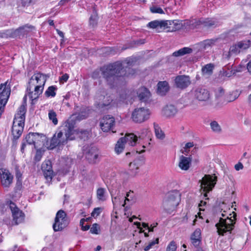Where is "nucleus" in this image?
Wrapping results in <instances>:
<instances>
[{
    "label": "nucleus",
    "mask_w": 251,
    "mask_h": 251,
    "mask_svg": "<svg viewBox=\"0 0 251 251\" xmlns=\"http://www.w3.org/2000/svg\"><path fill=\"white\" fill-rule=\"evenodd\" d=\"M41 137V135L38 133H29L24 140L27 144L35 146L36 143L40 141Z\"/></svg>",
    "instance_id": "nucleus-25"
},
{
    "label": "nucleus",
    "mask_w": 251,
    "mask_h": 251,
    "mask_svg": "<svg viewBox=\"0 0 251 251\" xmlns=\"http://www.w3.org/2000/svg\"><path fill=\"white\" fill-rule=\"evenodd\" d=\"M235 169L238 171L240 170H242L243 169L244 166L242 163L238 162L237 164H236L234 166Z\"/></svg>",
    "instance_id": "nucleus-56"
},
{
    "label": "nucleus",
    "mask_w": 251,
    "mask_h": 251,
    "mask_svg": "<svg viewBox=\"0 0 251 251\" xmlns=\"http://www.w3.org/2000/svg\"><path fill=\"white\" fill-rule=\"evenodd\" d=\"M154 128L155 136L157 138L162 140L165 138V134L159 127L158 125L154 123Z\"/></svg>",
    "instance_id": "nucleus-35"
},
{
    "label": "nucleus",
    "mask_w": 251,
    "mask_h": 251,
    "mask_svg": "<svg viewBox=\"0 0 251 251\" xmlns=\"http://www.w3.org/2000/svg\"><path fill=\"white\" fill-rule=\"evenodd\" d=\"M56 87L55 86H50L45 91V95L47 97H54L56 95Z\"/></svg>",
    "instance_id": "nucleus-37"
},
{
    "label": "nucleus",
    "mask_w": 251,
    "mask_h": 251,
    "mask_svg": "<svg viewBox=\"0 0 251 251\" xmlns=\"http://www.w3.org/2000/svg\"><path fill=\"white\" fill-rule=\"evenodd\" d=\"M98 20V16L97 14L96 13H94L93 15H92L89 19V23L90 25H92L93 26L96 25L97 23Z\"/></svg>",
    "instance_id": "nucleus-44"
},
{
    "label": "nucleus",
    "mask_w": 251,
    "mask_h": 251,
    "mask_svg": "<svg viewBox=\"0 0 251 251\" xmlns=\"http://www.w3.org/2000/svg\"><path fill=\"white\" fill-rule=\"evenodd\" d=\"M48 117L49 120L52 122L54 125H57L58 124V120L57 118V114L53 110L49 111Z\"/></svg>",
    "instance_id": "nucleus-36"
},
{
    "label": "nucleus",
    "mask_w": 251,
    "mask_h": 251,
    "mask_svg": "<svg viewBox=\"0 0 251 251\" xmlns=\"http://www.w3.org/2000/svg\"><path fill=\"white\" fill-rule=\"evenodd\" d=\"M44 88L40 86L33 87L30 90L26 89V93L24 97V99L25 100L27 96H28L29 99L32 101V103H34V100H37L40 95L43 93Z\"/></svg>",
    "instance_id": "nucleus-17"
},
{
    "label": "nucleus",
    "mask_w": 251,
    "mask_h": 251,
    "mask_svg": "<svg viewBox=\"0 0 251 251\" xmlns=\"http://www.w3.org/2000/svg\"><path fill=\"white\" fill-rule=\"evenodd\" d=\"M237 43L240 50H244L249 48L251 44V41L250 40H247L239 42Z\"/></svg>",
    "instance_id": "nucleus-39"
},
{
    "label": "nucleus",
    "mask_w": 251,
    "mask_h": 251,
    "mask_svg": "<svg viewBox=\"0 0 251 251\" xmlns=\"http://www.w3.org/2000/svg\"><path fill=\"white\" fill-rule=\"evenodd\" d=\"M171 25L170 21H153L148 23V26L151 28H168L169 25Z\"/></svg>",
    "instance_id": "nucleus-24"
},
{
    "label": "nucleus",
    "mask_w": 251,
    "mask_h": 251,
    "mask_svg": "<svg viewBox=\"0 0 251 251\" xmlns=\"http://www.w3.org/2000/svg\"><path fill=\"white\" fill-rule=\"evenodd\" d=\"M69 126H71V134H73L74 139L77 137L84 140L87 139L89 136L88 130L78 128L75 129L72 123H69Z\"/></svg>",
    "instance_id": "nucleus-21"
},
{
    "label": "nucleus",
    "mask_w": 251,
    "mask_h": 251,
    "mask_svg": "<svg viewBox=\"0 0 251 251\" xmlns=\"http://www.w3.org/2000/svg\"><path fill=\"white\" fill-rule=\"evenodd\" d=\"M151 112L144 107L136 108L132 112L131 118L135 123H141L149 119Z\"/></svg>",
    "instance_id": "nucleus-10"
},
{
    "label": "nucleus",
    "mask_w": 251,
    "mask_h": 251,
    "mask_svg": "<svg viewBox=\"0 0 251 251\" xmlns=\"http://www.w3.org/2000/svg\"><path fill=\"white\" fill-rule=\"evenodd\" d=\"M217 181V177L215 175H205L200 180L201 189L204 192L203 197L206 200L208 199L207 193L212 190Z\"/></svg>",
    "instance_id": "nucleus-7"
},
{
    "label": "nucleus",
    "mask_w": 251,
    "mask_h": 251,
    "mask_svg": "<svg viewBox=\"0 0 251 251\" xmlns=\"http://www.w3.org/2000/svg\"><path fill=\"white\" fill-rule=\"evenodd\" d=\"M134 62V58H127L122 62L117 61L104 66L100 68V71L107 84L111 87H113L118 85L122 76H128L135 73L134 71L130 68L133 65Z\"/></svg>",
    "instance_id": "nucleus-1"
},
{
    "label": "nucleus",
    "mask_w": 251,
    "mask_h": 251,
    "mask_svg": "<svg viewBox=\"0 0 251 251\" xmlns=\"http://www.w3.org/2000/svg\"><path fill=\"white\" fill-rule=\"evenodd\" d=\"M25 112V106L21 105L15 115L12 127V133L15 139L18 138L23 131Z\"/></svg>",
    "instance_id": "nucleus-3"
},
{
    "label": "nucleus",
    "mask_w": 251,
    "mask_h": 251,
    "mask_svg": "<svg viewBox=\"0 0 251 251\" xmlns=\"http://www.w3.org/2000/svg\"><path fill=\"white\" fill-rule=\"evenodd\" d=\"M91 220V217H88L86 218H82L80 221V225H82L83 223H84L85 222H88Z\"/></svg>",
    "instance_id": "nucleus-64"
},
{
    "label": "nucleus",
    "mask_w": 251,
    "mask_h": 251,
    "mask_svg": "<svg viewBox=\"0 0 251 251\" xmlns=\"http://www.w3.org/2000/svg\"><path fill=\"white\" fill-rule=\"evenodd\" d=\"M233 54L229 50L227 52H225L223 54L224 58L228 59Z\"/></svg>",
    "instance_id": "nucleus-59"
},
{
    "label": "nucleus",
    "mask_w": 251,
    "mask_h": 251,
    "mask_svg": "<svg viewBox=\"0 0 251 251\" xmlns=\"http://www.w3.org/2000/svg\"><path fill=\"white\" fill-rule=\"evenodd\" d=\"M104 91H100L97 94V99L100 100L98 106L100 108H103L109 106L112 101L110 96L107 95H105Z\"/></svg>",
    "instance_id": "nucleus-18"
},
{
    "label": "nucleus",
    "mask_w": 251,
    "mask_h": 251,
    "mask_svg": "<svg viewBox=\"0 0 251 251\" xmlns=\"http://www.w3.org/2000/svg\"><path fill=\"white\" fill-rule=\"evenodd\" d=\"M137 141V136L133 133L126 134L124 137L120 138L117 141L115 147V151L117 154L123 152L126 144H128L131 146L135 145Z\"/></svg>",
    "instance_id": "nucleus-6"
},
{
    "label": "nucleus",
    "mask_w": 251,
    "mask_h": 251,
    "mask_svg": "<svg viewBox=\"0 0 251 251\" xmlns=\"http://www.w3.org/2000/svg\"><path fill=\"white\" fill-rule=\"evenodd\" d=\"M46 80V75L40 73H35L28 81L27 90H30L33 87L36 86H41L44 88Z\"/></svg>",
    "instance_id": "nucleus-11"
},
{
    "label": "nucleus",
    "mask_w": 251,
    "mask_h": 251,
    "mask_svg": "<svg viewBox=\"0 0 251 251\" xmlns=\"http://www.w3.org/2000/svg\"><path fill=\"white\" fill-rule=\"evenodd\" d=\"M133 192L132 191H129V192L127 193L126 197H125L124 203L123 204V206H125V205L126 204V201L132 200V198H133Z\"/></svg>",
    "instance_id": "nucleus-48"
},
{
    "label": "nucleus",
    "mask_w": 251,
    "mask_h": 251,
    "mask_svg": "<svg viewBox=\"0 0 251 251\" xmlns=\"http://www.w3.org/2000/svg\"><path fill=\"white\" fill-rule=\"evenodd\" d=\"M192 94L195 99L201 101H207L210 98L209 91L201 87H198L193 89L192 91Z\"/></svg>",
    "instance_id": "nucleus-13"
},
{
    "label": "nucleus",
    "mask_w": 251,
    "mask_h": 251,
    "mask_svg": "<svg viewBox=\"0 0 251 251\" xmlns=\"http://www.w3.org/2000/svg\"><path fill=\"white\" fill-rule=\"evenodd\" d=\"M26 144H27L26 142V141L25 140H23L21 148V151L22 152V153L24 152L25 149L26 147Z\"/></svg>",
    "instance_id": "nucleus-60"
},
{
    "label": "nucleus",
    "mask_w": 251,
    "mask_h": 251,
    "mask_svg": "<svg viewBox=\"0 0 251 251\" xmlns=\"http://www.w3.org/2000/svg\"><path fill=\"white\" fill-rule=\"evenodd\" d=\"M43 156V152L40 150H37L36 151L35 157L34 160L36 162H38L41 160Z\"/></svg>",
    "instance_id": "nucleus-51"
},
{
    "label": "nucleus",
    "mask_w": 251,
    "mask_h": 251,
    "mask_svg": "<svg viewBox=\"0 0 251 251\" xmlns=\"http://www.w3.org/2000/svg\"><path fill=\"white\" fill-rule=\"evenodd\" d=\"M7 101H6L5 102H4V100H0V117L1 116L3 111V110H4V107L5 105V104H6Z\"/></svg>",
    "instance_id": "nucleus-53"
},
{
    "label": "nucleus",
    "mask_w": 251,
    "mask_h": 251,
    "mask_svg": "<svg viewBox=\"0 0 251 251\" xmlns=\"http://www.w3.org/2000/svg\"><path fill=\"white\" fill-rule=\"evenodd\" d=\"M151 11L153 13H159V14H163L164 13L163 9L158 6H152L150 8Z\"/></svg>",
    "instance_id": "nucleus-47"
},
{
    "label": "nucleus",
    "mask_w": 251,
    "mask_h": 251,
    "mask_svg": "<svg viewBox=\"0 0 251 251\" xmlns=\"http://www.w3.org/2000/svg\"><path fill=\"white\" fill-rule=\"evenodd\" d=\"M10 94V87L8 81L0 85V100L5 102L8 100Z\"/></svg>",
    "instance_id": "nucleus-23"
},
{
    "label": "nucleus",
    "mask_w": 251,
    "mask_h": 251,
    "mask_svg": "<svg viewBox=\"0 0 251 251\" xmlns=\"http://www.w3.org/2000/svg\"><path fill=\"white\" fill-rule=\"evenodd\" d=\"M134 224L135 225L137 230L135 232H138L139 233H144V235H149V233L151 231H153L154 228L156 227L157 223H154L149 226L148 224L143 223L142 224L140 222H135Z\"/></svg>",
    "instance_id": "nucleus-16"
},
{
    "label": "nucleus",
    "mask_w": 251,
    "mask_h": 251,
    "mask_svg": "<svg viewBox=\"0 0 251 251\" xmlns=\"http://www.w3.org/2000/svg\"><path fill=\"white\" fill-rule=\"evenodd\" d=\"M180 201V195L177 191L169 192L163 202L164 210L171 214L176 208Z\"/></svg>",
    "instance_id": "nucleus-5"
},
{
    "label": "nucleus",
    "mask_w": 251,
    "mask_h": 251,
    "mask_svg": "<svg viewBox=\"0 0 251 251\" xmlns=\"http://www.w3.org/2000/svg\"><path fill=\"white\" fill-rule=\"evenodd\" d=\"M177 112V109L173 105H167L163 110V114L168 117L175 116Z\"/></svg>",
    "instance_id": "nucleus-31"
},
{
    "label": "nucleus",
    "mask_w": 251,
    "mask_h": 251,
    "mask_svg": "<svg viewBox=\"0 0 251 251\" xmlns=\"http://www.w3.org/2000/svg\"><path fill=\"white\" fill-rule=\"evenodd\" d=\"M90 229V232L92 234H98L99 233V231L100 230V226L97 223H95L92 225Z\"/></svg>",
    "instance_id": "nucleus-42"
},
{
    "label": "nucleus",
    "mask_w": 251,
    "mask_h": 251,
    "mask_svg": "<svg viewBox=\"0 0 251 251\" xmlns=\"http://www.w3.org/2000/svg\"><path fill=\"white\" fill-rule=\"evenodd\" d=\"M81 227V229L83 231L88 230L90 228V226L88 225H84V223H83L82 225H80Z\"/></svg>",
    "instance_id": "nucleus-61"
},
{
    "label": "nucleus",
    "mask_w": 251,
    "mask_h": 251,
    "mask_svg": "<svg viewBox=\"0 0 251 251\" xmlns=\"http://www.w3.org/2000/svg\"><path fill=\"white\" fill-rule=\"evenodd\" d=\"M169 90L168 83L166 81H159L157 84V93L161 96L165 95Z\"/></svg>",
    "instance_id": "nucleus-28"
},
{
    "label": "nucleus",
    "mask_w": 251,
    "mask_h": 251,
    "mask_svg": "<svg viewBox=\"0 0 251 251\" xmlns=\"http://www.w3.org/2000/svg\"><path fill=\"white\" fill-rule=\"evenodd\" d=\"M99 154L97 149L91 148L86 153V158L90 163H95L98 161Z\"/></svg>",
    "instance_id": "nucleus-26"
},
{
    "label": "nucleus",
    "mask_w": 251,
    "mask_h": 251,
    "mask_svg": "<svg viewBox=\"0 0 251 251\" xmlns=\"http://www.w3.org/2000/svg\"><path fill=\"white\" fill-rule=\"evenodd\" d=\"M221 215L223 217H221L219 223L215 225L219 235H224L225 233L231 234L234 226L236 214L233 212V216H231V214H230V217L226 216V214L223 213Z\"/></svg>",
    "instance_id": "nucleus-4"
},
{
    "label": "nucleus",
    "mask_w": 251,
    "mask_h": 251,
    "mask_svg": "<svg viewBox=\"0 0 251 251\" xmlns=\"http://www.w3.org/2000/svg\"><path fill=\"white\" fill-rule=\"evenodd\" d=\"M213 66L211 64H208L204 66L202 69V72L204 74H210L212 72Z\"/></svg>",
    "instance_id": "nucleus-41"
},
{
    "label": "nucleus",
    "mask_w": 251,
    "mask_h": 251,
    "mask_svg": "<svg viewBox=\"0 0 251 251\" xmlns=\"http://www.w3.org/2000/svg\"><path fill=\"white\" fill-rule=\"evenodd\" d=\"M32 28L33 26L28 24L20 26L14 31V35L19 37H23L29 31V29Z\"/></svg>",
    "instance_id": "nucleus-27"
},
{
    "label": "nucleus",
    "mask_w": 251,
    "mask_h": 251,
    "mask_svg": "<svg viewBox=\"0 0 251 251\" xmlns=\"http://www.w3.org/2000/svg\"><path fill=\"white\" fill-rule=\"evenodd\" d=\"M217 40L215 39H208L204 40L201 44L202 46L204 49H206L208 48L213 45Z\"/></svg>",
    "instance_id": "nucleus-40"
},
{
    "label": "nucleus",
    "mask_w": 251,
    "mask_h": 251,
    "mask_svg": "<svg viewBox=\"0 0 251 251\" xmlns=\"http://www.w3.org/2000/svg\"><path fill=\"white\" fill-rule=\"evenodd\" d=\"M196 236H195L194 237L193 236H192L191 238V240L192 241V243L193 245L196 248L199 247V246L200 245V243H201V239L200 238V237L199 236V238H196Z\"/></svg>",
    "instance_id": "nucleus-46"
},
{
    "label": "nucleus",
    "mask_w": 251,
    "mask_h": 251,
    "mask_svg": "<svg viewBox=\"0 0 251 251\" xmlns=\"http://www.w3.org/2000/svg\"><path fill=\"white\" fill-rule=\"evenodd\" d=\"M9 207L12 214L13 221L15 224L18 225L22 223L25 219L24 213L16 206L15 203L11 201L9 203Z\"/></svg>",
    "instance_id": "nucleus-15"
},
{
    "label": "nucleus",
    "mask_w": 251,
    "mask_h": 251,
    "mask_svg": "<svg viewBox=\"0 0 251 251\" xmlns=\"http://www.w3.org/2000/svg\"><path fill=\"white\" fill-rule=\"evenodd\" d=\"M42 170L45 178L51 181L53 176L51 163L50 160L45 161L42 164Z\"/></svg>",
    "instance_id": "nucleus-20"
},
{
    "label": "nucleus",
    "mask_w": 251,
    "mask_h": 251,
    "mask_svg": "<svg viewBox=\"0 0 251 251\" xmlns=\"http://www.w3.org/2000/svg\"><path fill=\"white\" fill-rule=\"evenodd\" d=\"M103 208L102 207H96L94 209L91 213V216L94 218H97L102 212Z\"/></svg>",
    "instance_id": "nucleus-43"
},
{
    "label": "nucleus",
    "mask_w": 251,
    "mask_h": 251,
    "mask_svg": "<svg viewBox=\"0 0 251 251\" xmlns=\"http://www.w3.org/2000/svg\"><path fill=\"white\" fill-rule=\"evenodd\" d=\"M69 224V220L66 213L63 210H60L56 214L53 229L55 231H61L67 227Z\"/></svg>",
    "instance_id": "nucleus-8"
},
{
    "label": "nucleus",
    "mask_w": 251,
    "mask_h": 251,
    "mask_svg": "<svg viewBox=\"0 0 251 251\" xmlns=\"http://www.w3.org/2000/svg\"><path fill=\"white\" fill-rule=\"evenodd\" d=\"M16 177L17 178V184L21 185L22 174L20 173V172H17Z\"/></svg>",
    "instance_id": "nucleus-57"
},
{
    "label": "nucleus",
    "mask_w": 251,
    "mask_h": 251,
    "mask_svg": "<svg viewBox=\"0 0 251 251\" xmlns=\"http://www.w3.org/2000/svg\"><path fill=\"white\" fill-rule=\"evenodd\" d=\"M115 118L110 115H106L103 117L100 122V126L103 132H108L110 130L112 132H115L113 130L115 126Z\"/></svg>",
    "instance_id": "nucleus-12"
},
{
    "label": "nucleus",
    "mask_w": 251,
    "mask_h": 251,
    "mask_svg": "<svg viewBox=\"0 0 251 251\" xmlns=\"http://www.w3.org/2000/svg\"><path fill=\"white\" fill-rule=\"evenodd\" d=\"M158 243V239H156L155 241H152L151 242H150L147 246H146L144 250L145 251H149L151 247L155 245V244H157Z\"/></svg>",
    "instance_id": "nucleus-52"
},
{
    "label": "nucleus",
    "mask_w": 251,
    "mask_h": 251,
    "mask_svg": "<svg viewBox=\"0 0 251 251\" xmlns=\"http://www.w3.org/2000/svg\"><path fill=\"white\" fill-rule=\"evenodd\" d=\"M0 181L3 187L8 188L13 183V176L5 168L0 169Z\"/></svg>",
    "instance_id": "nucleus-14"
},
{
    "label": "nucleus",
    "mask_w": 251,
    "mask_h": 251,
    "mask_svg": "<svg viewBox=\"0 0 251 251\" xmlns=\"http://www.w3.org/2000/svg\"><path fill=\"white\" fill-rule=\"evenodd\" d=\"M194 146V144L193 142H188V143H187L185 145V147H184V149L185 150H187V149H189L192 147H193Z\"/></svg>",
    "instance_id": "nucleus-63"
},
{
    "label": "nucleus",
    "mask_w": 251,
    "mask_h": 251,
    "mask_svg": "<svg viewBox=\"0 0 251 251\" xmlns=\"http://www.w3.org/2000/svg\"><path fill=\"white\" fill-rule=\"evenodd\" d=\"M149 130L147 129H143L141 130V135H139L140 138H143L148 134Z\"/></svg>",
    "instance_id": "nucleus-55"
},
{
    "label": "nucleus",
    "mask_w": 251,
    "mask_h": 251,
    "mask_svg": "<svg viewBox=\"0 0 251 251\" xmlns=\"http://www.w3.org/2000/svg\"><path fill=\"white\" fill-rule=\"evenodd\" d=\"M240 92L238 90H235L230 92L226 96V100L227 102H231L236 100L239 97Z\"/></svg>",
    "instance_id": "nucleus-33"
},
{
    "label": "nucleus",
    "mask_w": 251,
    "mask_h": 251,
    "mask_svg": "<svg viewBox=\"0 0 251 251\" xmlns=\"http://www.w3.org/2000/svg\"><path fill=\"white\" fill-rule=\"evenodd\" d=\"M210 127L212 131L215 133H220L222 128L220 125L215 121H212L210 124Z\"/></svg>",
    "instance_id": "nucleus-38"
},
{
    "label": "nucleus",
    "mask_w": 251,
    "mask_h": 251,
    "mask_svg": "<svg viewBox=\"0 0 251 251\" xmlns=\"http://www.w3.org/2000/svg\"><path fill=\"white\" fill-rule=\"evenodd\" d=\"M191 160L190 157L181 155L179 158V167L183 170H187L190 167Z\"/></svg>",
    "instance_id": "nucleus-30"
},
{
    "label": "nucleus",
    "mask_w": 251,
    "mask_h": 251,
    "mask_svg": "<svg viewBox=\"0 0 251 251\" xmlns=\"http://www.w3.org/2000/svg\"><path fill=\"white\" fill-rule=\"evenodd\" d=\"M143 158L136 159L129 164V171L130 176H136L139 172V168L144 164Z\"/></svg>",
    "instance_id": "nucleus-19"
},
{
    "label": "nucleus",
    "mask_w": 251,
    "mask_h": 251,
    "mask_svg": "<svg viewBox=\"0 0 251 251\" xmlns=\"http://www.w3.org/2000/svg\"><path fill=\"white\" fill-rule=\"evenodd\" d=\"M99 74L100 71L98 70H95L93 72L92 74V76L93 78H97L99 76Z\"/></svg>",
    "instance_id": "nucleus-58"
},
{
    "label": "nucleus",
    "mask_w": 251,
    "mask_h": 251,
    "mask_svg": "<svg viewBox=\"0 0 251 251\" xmlns=\"http://www.w3.org/2000/svg\"><path fill=\"white\" fill-rule=\"evenodd\" d=\"M237 72H238V71L235 70H231L229 71L225 70L223 71V75L229 77L234 75Z\"/></svg>",
    "instance_id": "nucleus-49"
},
{
    "label": "nucleus",
    "mask_w": 251,
    "mask_h": 251,
    "mask_svg": "<svg viewBox=\"0 0 251 251\" xmlns=\"http://www.w3.org/2000/svg\"><path fill=\"white\" fill-rule=\"evenodd\" d=\"M217 19L214 18H201L191 21V25L193 28L203 26L207 28H214L219 25Z\"/></svg>",
    "instance_id": "nucleus-9"
},
{
    "label": "nucleus",
    "mask_w": 251,
    "mask_h": 251,
    "mask_svg": "<svg viewBox=\"0 0 251 251\" xmlns=\"http://www.w3.org/2000/svg\"><path fill=\"white\" fill-rule=\"evenodd\" d=\"M206 204V201H201L198 205L200 211H204V207H205Z\"/></svg>",
    "instance_id": "nucleus-54"
},
{
    "label": "nucleus",
    "mask_w": 251,
    "mask_h": 251,
    "mask_svg": "<svg viewBox=\"0 0 251 251\" xmlns=\"http://www.w3.org/2000/svg\"><path fill=\"white\" fill-rule=\"evenodd\" d=\"M176 246L175 242L172 241L167 248V251H176Z\"/></svg>",
    "instance_id": "nucleus-50"
},
{
    "label": "nucleus",
    "mask_w": 251,
    "mask_h": 251,
    "mask_svg": "<svg viewBox=\"0 0 251 251\" xmlns=\"http://www.w3.org/2000/svg\"><path fill=\"white\" fill-rule=\"evenodd\" d=\"M192 52V49L188 47H184L179 50L175 51L173 55L176 57L181 56L186 54L191 53Z\"/></svg>",
    "instance_id": "nucleus-34"
},
{
    "label": "nucleus",
    "mask_w": 251,
    "mask_h": 251,
    "mask_svg": "<svg viewBox=\"0 0 251 251\" xmlns=\"http://www.w3.org/2000/svg\"><path fill=\"white\" fill-rule=\"evenodd\" d=\"M73 135L71 134V126H69L68 123L56 131L50 140V148L53 149L56 147L65 145L68 140H74Z\"/></svg>",
    "instance_id": "nucleus-2"
},
{
    "label": "nucleus",
    "mask_w": 251,
    "mask_h": 251,
    "mask_svg": "<svg viewBox=\"0 0 251 251\" xmlns=\"http://www.w3.org/2000/svg\"><path fill=\"white\" fill-rule=\"evenodd\" d=\"M137 94L140 100L145 102L147 101L151 96L150 92L144 87L140 88Z\"/></svg>",
    "instance_id": "nucleus-29"
},
{
    "label": "nucleus",
    "mask_w": 251,
    "mask_h": 251,
    "mask_svg": "<svg viewBox=\"0 0 251 251\" xmlns=\"http://www.w3.org/2000/svg\"><path fill=\"white\" fill-rule=\"evenodd\" d=\"M97 198L99 201H104L106 200V190L104 188H99L96 192Z\"/></svg>",
    "instance_id": "nucleus-32"
},
{
    "label": "nucleus",
    "mask_w": 251,
    "mask_h": 251,
    "mask_svg": "<svg viewBox=\"0 0 251 251\" xmlns=\"http://www.w3.org/2000/svg\"><path fill=\"white\" fill-rule=\"evenodd\" d=\"M175 83L177 88L184 89L191 83L190 77L186 75H178L175 78Z\"/></svg>",
    "instance_id": "nucleus-22"
},
{
    "label": "nucleus",
    "mask_w": 251,
    "mask_h": 251,
    "mask_svg": "<svg viewBox=\"0 0 251 251\" xmlns=\"http://www.w3.org/2000/svg\"><path fill=\"white\" fill-rule=\"evenodd\" d=\"M229 50L230 51V52H231L233 54H236L239 53L241 50L238 47V43H237L236 44L230 47Z\"/></svg>",
    "instance_id": "nucleus-45"
},
{
    "label": "nucleus",
    "mask_w": 251,
    "mask_h": 251,
    "mask_svg": "<svg viewBox=\"0 0 251 251\" xmlns=\"http://www.w3.org/2000/svg\"><path fill=\"white\" fill-rule=\"evenodd\" d=\"M69 78V75L67 74H65L61 76L60 77V80L66 82Z\"/></svg>",
    "instance_id": "nucleus-62"
}]
</instances>
